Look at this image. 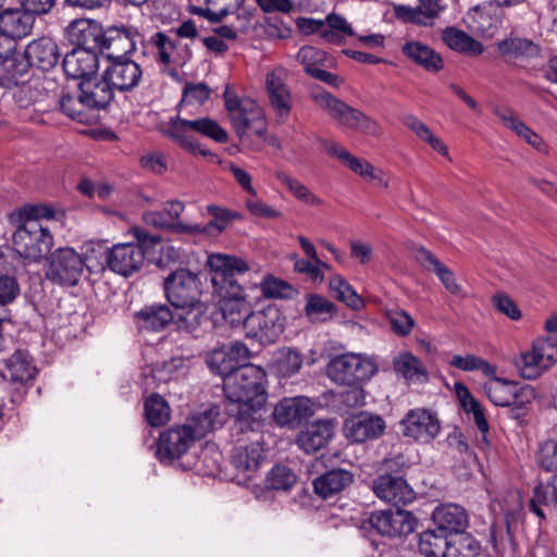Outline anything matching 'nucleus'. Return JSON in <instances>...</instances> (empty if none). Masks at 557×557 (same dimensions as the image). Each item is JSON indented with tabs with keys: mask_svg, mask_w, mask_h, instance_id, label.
I'll use <instances>...</instances> for the list:
<instances>
[{
	"mask_svg": "<svg viewBox=\"0 0 557 557\" xmlns=\"http://www.w3.org/2000/svg\"><path fill=\"white\" fill-rule=\"evenodd\" d=\"M260 289L265 298H288L294 288L287 282L272 275H265L260 282Z\"/></svg>",
	"mask_w": 557,
	"mask_h": 557,
	"instance_id": "69168bd1",
	"label": "nucleus"
},
{
	"mask_svg": "<svg viewBox=\"0 0 557 557\" xmlns=\"http://www.w3.org/2000/svg\"><path fill=\"white\" fill-rule=\"evenodd\" d=\"M148 44L156 50L157 60L164 65L184 66L191 59L188 45L172 40L164 33L153 34Z\"/></svg>",
	"mask_w": 557,
	"mask_h": 557,
	"instance_id": "4be33fe9",
	"label": "nucleus"
},
{
	"mask_svg": "<svg viewBox=\"0 0 557 557\" xmlns=\"http://www.w3.org/2000/svg\"><path fill=\"white\" fill-rule=\"evenodd\" d=\"M396 375L409 384H422L429 381V372L423 362L410 351H401L393 358Z\"/></svg>",
	"mask_w": 557,
	"mask_h": 557,
	"instance_id": "473e14b6",
	"label": "nucleus"
},
{
	"mask_svg": "<svg viewBox=\"0 0 557 557\" xmlns=\"http://www.w3.org/2000/svg\"><path fill=\"white\" fill-rule=\"evenodd\" d=\"M500 54L512 62H524L540 55L541 49L525 38H508L498 44Z\"/></svg>",
	"mask_w": 557,
	"mask_h": 557,
	"instance_id": "58836bf2",
	"label": "nucleus"
},
{
	"mask_svg": "<svg viewBox=\"0 0 557 557\" xmlns=\"http://www.w3.org/2000/svg\"><path fill=\"white\" fill-rule=\"evenodd\" d=\"M54 218V210L48 206H25L13 213L10 220L16 225L13 234L15 251L33 262H39L51 250L53 236L46 222Z\"/></svg>",
	"mask_w": 557,
	"mask_h": 557,
	"instance_id": "f03ea898",
	"label": "nucleus"
},
{
	"mask_svg": "<svg viewBox=\"0 0 557 557\" xmlns=\"http://www.w3.org/2000/svg\"><path fill=\"white\" fill-rule=\"evenodd\" d=\"M312 413V403L305 396L284 398L274 407L273 418L278 425L294 426Z\"/></svg>",
	"mask_w": 557,
	"mask_h": 557,
	"instance_id": "bb28decb",
	"label": "nucleus"
},
{
	"mask_svg": "<svg viewBox=\"0 0 557 557\" xmlns=\"http://www.w3.org/2000/svg\"><path fill=\"white\" fill-rule=\"evenodd\" d=\"M536 458L543 470L557 473V440H548L542 443Z\"/></svg>",
	"mask_w": 557,
	"mask_h": 557,
	"instance_id": "774afa93",
	"label": "nucleus"
},
{
	"mask_svg": "<svg viewBox=\"0 0 557 557\" xmlns=\"http://www.w3.org/2000/svg\"><path fill=\"white\" fill-rule=\"evenodd\" d=\"M189 132L198 133L218 143L227 140V133L214 120L209 117L187 120L175 115L170 117L163 133L164 136L172 139L187 152L200 156L210 154V151L203 148Z\"/></svg>",
	"mask_w": 557,
	"mask_h": 557,
	"instance_id": "20e7f679",
	"label": "nucleus"
},
{
	"mask_svg": "<svg viewBox=\"0 0 557 557\" xmlns=\"http://www.w3.org/2000/svg\"><path fill=\"white\" fill-rule=\"evenodd\" d=\"M329 286L336 299L351 309L359 310L364 306L362 298L342 275H333L330 278Z\"/></svg>",
	"mask_w": 557,
	"mask_h": 557,
	"instance_id": "864d4df0",
	"label": "nucleus"
},
{
	"mask_svg": "<svg viewBox=\"0 0 557 557\" xmlns=\"http://www.w3.org/2000/svg\"><path fill=\"white\" fill-rule=\"evenodd\" d=\"M449 536L436 530H426L418 536V549L424 557H447Z\"/></svg>",
	"mask_w": 557,
	"mask_h": 557,
	"instance_id": "37998d69",
	"label": "nucleus"
},
{
	"mask_svg": "<svg viewBox=\"0 0 557 557\" xmlns=\"http://www.w3.org/2000/svg\"><path fill=\"white\" fill-rule=\"evenodd\" d=\"M305 313L311 321H325L335 313V306L321 295L310 294L306 298Z\"/></svg>",
	"mask_w": 557,
	"mask_h": 557,
	"instance_id": "4d7b16f0",
	"label": "nucleus"
},
{
	"mask_svg": "<svg viewBox=\"0 0 557 557\" xmlns=\"http://www.w3.org/2000/svg\"><path fill=\"white\" fill-rule=\"evenodd\" d=\"M304 359V355L296 348L281 347L273 352L271 369L277 376L287 379L300 371Z\"/></svg>",
	"mask_w": 557,
	"mask_h": 557,
	"instance_id": "e433bc0d",
	"label": "nucleus"
},
{
	"mask_svg": "<svg viewBox=\"0 0 557 557\" xmlns=\"http://www.w3.org/2000/svg\"><path fill=\"white\" fill-rule=\"evenodd\" d=\"M224 101L231 123L240 139L244 138L248 129H251L260 138L265 136L263 110L253 99L239 98L227 89L224 92Z\"/></svg>",
	"mask_w": 557,
	"mask_h": 557,
	"instance_id": "6e6552de",
	"label": "nucleus"
},
{
	"mask_svg": "<svg viewBox=\"0 0 557 557\" xmlns=\"http://www.w3.org/2000/svg\"><path fill=\"white\" fill-rule=\"evenodd\" d=\"M249 359L248 347L240 342H233L228 345L214 348L207 357L209 369L223 377V385L226 376L237 371L242 362Z\"/></svg>",
	"mask_w": 557,
	"mask_h": 557,
	"instance_id": "f3484780",
	"label": "nucleus"
},
{
	"mask_svg": "<svg viewBox=\"0 0 557 557\" xmlns=\"http://www.w3.org/2000/svg\"><path fill=\"white\" fill-rule=\"evenodd\" d=\"M408 127L422 141L429 144L435 151L444 157H448V148L441 138L435 136L430 127L414 115H407L403 120Z\"/></svg>",
	"mask_w": 557,
	"mask_h": 557,
	"instance_id": "09e8293b",
	"label": "nucleus"
},
{
	"mask_svg": "<svg viewBox=\"0 0 557 557\" xmlns=\"http://www.w3.org/2000/svg\"><path fill=\"white\" fill-rule=\"evenodd\" d=\"M245 0H207L205 16L211 22H219L224 17L235 14Z\"/></svg>",
	"mask_w": 557,
	"mask_h": 557,
	"instance_id": "052dcab7",
	"label": "nucleus"
},
{
	"mask_svg": "<svg viewBox=\"0 0 557 557\" xmlns=\"http://www.w3.org/2000/svg\"><path fill=\"white\" fill-rule=\"evenodd\" d=\"M416 259L428 271L433 272L445 289L458 297H465L466 293L461 284L458 283L455 273L442 263L431 251L425 248L417 250Z\"/></svg>",
	"mask_w": 557,
	"mask_h": 557,
	"instance_id": "c85d7f7f",
	"label": "nucleus"
},
{
	"mask_svg": "<svg viewBox=\"0 0 557 557\" xmlns=\"http://www.w3.org/2000/svg\"><path fill=\"white\" fill-rule=\"evenodd\" d=\"M141 35L135 27H113L106 32L101 45L102 52L113 61L128 59L127 54L136 50Z\"/></svg>",
	"mask_w": 557,
	"mask_h": 557,
	"instance_id": "aec40b11",
	"label": "nucleus"
},
{
	"mask_svg": "<svg viewBox=\"0 0 557 557\" xmlns=\"http://www.w3.org/2000/svg\"><path fill=\"white\" fill-rule=\"evenodd\" d=\"M369 522L381 535L406 536L413 532L417 519L407 510H379L371 513Z\"/></svg>",
	"mask_w": 557,
	"mask_h": 557,
	"instance_id": "dca6fc26",
	"label": "nucleus"
},
{
	"mask_svg": "<svg viewBox=\"0 0 557 557\" xmlns=\"http://www.w3.org/2000/svg\"><path fill=\"white\" fill-rule=\"evenodd\" d=\"M86 261L72 247H62L54 250L48 258L46 277L61 286H75L78 284Z\"/></svg>",
	"mask_w": 557,
	"mask_h": 557,
	"instance_id": "9b49d317",
	"label": "nucleus"
},
{
	"mask_svg": "<svg viewBox=\"0 0 557 557\" xmlns=\"http://www.w3.org/2000/svg\"><path fill=\"white\" fill-rule=\"evenodd\" d=\"M265 460V443L259 432H252L247 438L238 440L232 450L231 465L236 470V480L240 484L253 478Z\"/></svg>",
	"mask_w": 557,
	"mask_h": 557,
	"instance_id": "1a4fd4ad",
	"label": "nucleus"
},
{
	"mask_svg": "<svg viewBox=\"0 0 557 557\" xmlns=\"http://www.w3.org/2000/svg\"><path fill=\"white\" fill-rule=\"evenodd\" d=\"M67 39L77 48H89L97 44L99 29L98 25L88 18L72 21L65 28Z\"/></svg>",
	"mask_w": 557,
	"mask_h": 557,
	"instance_id": "ea45409f",
	"label": "nucleus"
},
{
	"mask_svg": "<svg viewBox=\"0 0 557 557\" xmlns=\"http://www.w3.org/2000/svg\"><path fill=\"white\" fill-rule=\"evenodd\" d=\"M450 0H418L416 7L399 5L396 8V15L405 22L417 25H432L434 20L448 8Z\"/></svg>",
	"mask_w": 557,
	"mask_h": 557,
	"instance_id": "b1692460",
	"label": "nucleus"
},
{
	"mask_svg": "<svg viewBox=\"0 0 557 557\" xmlns=\"http://www.w3.org/2000/svg\"><path fill=\"white\" fill-rule=\"evenodd\" d=\"M38 373L32 356L25 350L15 351L5 360L3 377L13 383L26 385L32 382Z\"/></svg>",
	"mask_w": 557,
	"mask_h": 557,
	"instance_id": "7c9ffc66",
	"label": "nucleus"
},
{
	"mask_svg": "<svg viewBox=\"0 0 557 557\" xmlns=\"http://www.w3.org/2000/svg\"><path fill=\"white\" fill-rule=\"evenodd\" d=\"M276 178L298 201L302 202L304 205L309 207H320L323 205V200L300 181L283 172L277 173Z\"/></svg>",
	"mask_w": 557,
	"mask_h": 557,
	"instance_id": "603ef678",
	"label": "nucleus"
},
{
	"mask_svg": "<svg viewBox=\"0 0 557 557\" xmlns=\"http://www.w3.org/2000/svg\"><path fill=\"white\" fill-rule=\"evenodd\" d=\"M223 423L219 406H211L202 412L194 414L184 424L188 428L195 441L202 438L209 432Z\"/></svg>",
	"mask_w": 557,
	"mask_h": 557,
	"instance_id": "79ce46f5",
	"label": "nucleus"
},
{
	"mask_svg": "<svg viewBox=\"0 0 557 557\" xmlns=\"http://www.w3.org/2000/svg\"><path fill=\"white\" fill-rule=\"evenodd\" d=\"M296 483V475L287 466H274L265 476V486L270 490L288 491Z\"/></svg>",
	"mask_w": 557,
	"mask_h": 557,
	"instance_id": "bf43d9fd",
	"label": "nucleus"
},
{
	"mask_svg": "<svg viewBox=\"0 0 557 557\" xmlns=\"http://www.w3.org/2000/svg\"><path fill=\"white\" fill-rule=\"evenodd\" d=\"M244 331L247 338L261 345L273 344L284 331V317L277 306L269 305L247 317Z\"/></svg>",
	"mask_w": 557,
	"mask_h": 557,
	"instance_id": "f8f14e48",
	"label": "nucleus"
},
{
	"mask_svg": "<svg viewBox=\"0 0 557 557\" xmlns=\"http://www.w3.org/2000/svg\"><path fill=\"white\" fill-rule=\"evenodd\" d=\"M175 308L182 310L181 313H174L177 329L187 333H194L198 329L207 311V307L200 300L186 307Z\"/></svg>",
	"mask_w": 557,
	"mask_h": 557,
	"instance_id": "8fccbe9b",
	"label": "nucleus"
},
{
	"mask_svg": "<svg viewBox=\"0 0 557 557\" xmlns=\"http://www.w3.org/2000/svg\"><path fill=\"white\" fill-rule=\"evenodd\" d=\"M490 377L483 387L487 398L495 406L510 407L511 399H513L515 382L495 375Z\"/></svg>",
	"mask_w": 557,
	"mask_h": 557,
	"instance_id": "de8ad7c7",
	"label": "nucleus"
},
{
	"mask_svg": "<svg viewBox=\"0 0 557 557\" xmlns=\"http://www.w3.org/2000/svg\"><path fill=\"white\" fill-rule=\"evenodd\" d=\"M298 62L304 66L307 74L311 75L326 61V53L312 46H304L297 53Z\"/></svg>",
	"mask_w": 557,
	"mask_h": 557,
	"instance_id": "338daca9",
	"label": "nucleus"
},
{
	"mask_svg": "<svg viewBox=\"0 0 557 557\" xmlns=\"http://www.w3.org/2000/svg\"><path fill=\"white\" fill-rule=\"evenodd\" d=\"M25 57L30 65L47 71L58 63V46L51 38L42 37L28 44Z\"/></svg>",
	"mask_w": 557,
	"mask_h": 557,
	"instance_id": "72a5a7b5",
	"label": "nucleus"
},
{
	"mask_svg": "<svg viewBox=\"0 0 557 557\" xmlns=\"http://www.w3.org/2000/svg\"><path fill=\"white\" fill-rule=\"evenodd\" d=\"M352 474L343 469H333L313 481L314 492L323 498L339 493L352 482Z\"/></svg>",
	"mask_w": 557,
	"mask_h": 557,
	"instance_id": "a19ab883",
	"label": "nucleus"
},
{
	"mask_svg": "<svg viewBox=\"0 0 557 557\" xmlns=\"http://www.w3.org/2000/svg\"><path fill=\"white\" fill-rule=\"evenodd\" d=\"M174 318V313L165 305L147 306L135 314L137 326L147 331H161Z\"/></svg>",
	"mask_w": 557,
	"mask_h": 557,
	"instance_id": "4c0bfd02",
	"label": "nucleus"
},
{
	"mask_svg": "<svg viewBox=\"0 0 557 557\" xmlns=\"http://www.w3.org/2000/svg\"><path fill=\"white\" fill-rule=\"evenodd\" d=\"M164 292L173 307H186L199 301L201 283L196 273L187 269H178L164 280Z\"/></svg>",
	"mask_w": 557,
	"mask_h": 557,
	"instance_id": "4468645a",
	"label": "nucleus"
},
{
	"mask_svg": "<svg viewBox=\"0 0 557 557\" xmlns=\"http://www.w3.org/2000/svg\"><path fill=\"white\" fill-rule=\"evenodd\" d=\"M103 75L113 89L129 91L141 82L143 69L137 62L123 59L111 62Z\"/></svg>",
	"mask_w": 557,
	"mask_h": 557,
	"instance_id": "5701e85b",
	"label": "nucleus"
},
{
	"mask_svg": "<svg viewBox=\"0 0 557 557\" xmlns=\"http://www.w3.org/2000/svg\"><path fill=\"white\" fill-rule=\"evenodd\" d=\"M207 211L210 215L213 216V220L206 226H201L199 224H178L177 227L180 231L188 234L207 233L211 228H214L218 233H221L223 230H225L228 222L235 218V214L230 212L227 209L215 205H209L207 207Z\"/></svg>",
	"mask_w": 557,
	"mask_h": 557,
	"instance_id": "49530a36",
	"label": "nucleus"
},
{
	"mask_svg": "<svg viewBox=\"0 0 557 557\" xmlns=\"http://www.w3.org/2000/svg\"><path fill=\"white\" fill-rule=\"evenodd\" d=\"M62 66L67 77L84 82L97 72L98 58L89 48H74L65 54Z\"/></svg>",
	"mask_w": 557,
	"mask_h": 557,
	"instance_id": "a878e982",
	"label": "nucleus"
},
{
	"mask_svg": "<svg viewBox=\"0 0 557 557\" xmlns=\"http://www.w3.org/2000/svg\"><path fill=\"white\" fill-rule=\"evenodd\" d=\"M432 520L440 532H444L448 536H451L465 531L468 527L469 517L461 506L456 504H446L437 506L434 509Z\"/></svg>",
	"mask_w": 557,
	"mask_h": 557,
	"instance_id": "c756f323",
	"label": "nucleus"
},
{
	"mask_svg": "<svg viewBox=\"0 0 557 557\" xmlns=\"http://www.w3.org/2000/svg\"><path fill=\"white\" fill-rule=\"evenodd\" d=\"M386 430L384 419L375 413L362 411L347 418L343 425L345 437L356 444H362L369 441H375L381 437Z\"/></svg>",
	"mask_w": 557,
	"mask_h": 557,
	"instance_id": "2eb2a0df",
	"label": "nucleus"
},
{
	"mask_svg": "<svg viewBox=\"0 0 557 557\" xmlns=\"http://www.w3.org/2000/svg\"><path fill=\"white\" fill-rule=\"evenodd\" d=\"M443 41L451 49L468 55H479L483 52V45L463 30L447 27L442 33Z\"/></svg>",
	"mask_w": 557,
	"mask_h": 557,
	"instance_id": "c03bdc74",
	"label": "nucleus"
},
{
	"mask_svg": "<svg viewBox=\"0 0 557 557\" xmlns=\"http://www.w3.org/2000/svg\"><path fill=\"white\" fill-rule=\"evenodd\" d=\"M170 407L165 399L158 394L149 396L145 403V416L152 426H160L170 420Z\"/></svg>",
	"mask_w": 557,
	"mask_h": 557,
	"instance_id": "6e6d98bb",
	"label": "nucleus"
},
{
	"mask_svg": "<svg viewBox=\"0 0 557 557\" xmlns=\"http://www.w3.org/2000/svg\"><path fill=\"white\" fill-rule=\"evenodd\" d=\"M267 373L251 363L244 364L226 376L223 389L226 396L227 414L240 421L253 418L267 401Z\"/></svg>",
	"mask_w": 557,
	"mask_h": 557,
	"instance_id": "7ed1b4c3",
	"label": "nucleus"
},
{
	"mask_svg": "<svg viewBox=\"0 0 557 557\" xmlns=\"http://www.w3.org/2000/svg\"><path fill=\"white\" fill-rule=\"evenodd\" d=\"M372 490L377 498L393 506H406L416 498L414 490L398 475H379L372 483Z\"/></svg>",
	"mask_w": 557,
	"mask_h": 557,
	"instance_id": "6ab92c4d",
	"label": "nucleus"
},
{
	"mask_svg": "<svg viewBox=\"0 0 557 557\" xmlns=\"http://www.w3.org/2000/svg\"><path fill=\"white\" fill-rule=\"evenodd\" d=\"M210 95L211 89L206 83H186L180 108L184 110L189 106H201L210 98Z\"/></svg>",
	"mask_w": 557,
	"mask_h": 557,
	"instance_id": "e2e57ef3",
	"label": "nucleus"
},
{
	"mask_svg": "<svg viewBox=\"0 0 557 557\" xmlns=\"http://www.w3.org/2000/svg\"><path fill=\"white\" fill-rule=\"evenodd\" d=\"M557 362V339L553 336H539L531 346L519 352L513 364L525 380H536Z\"/></svg>",
	"mask_w": 557,
	"mask_h": 557,
	"instance_id": "0eeeda50",
	"label": "nucleus"
},
{
	"mask_svg": "<svg viewBox=\"0 0 557 557\" xmlns=\"http://www.w3.org/2000/svg\"><path fill=\"white\" fill-rule=\"evenodd\" d=\"M385 318L396 335L405 337L412 332L414 320L407 311L399 308L387 309Z\"/></svg>",
	"mask_w": 557,
	"mask_h": 557,
	"instance_id": "0e129e2a",
	"label": "nucleus"
},
{
	"mask_svg": "<svg viewBox=\"0 0 557 557\" xmlns=\"http://www.w3.org/2000/svg\"><path fill=\"white\" fill-rule=\"evenodd\" d=\"M315 103L341 125L368 136H380L381 126L366 115L331 94L320 90L312 94Z\"/></svg>",
	"mask_w": 557,
	"mask_h": 557,
	"instance_id": "423d86ee",
	"label": "nucleus"
},
{
	"mask_svg": "<svg viewBox=\"0 0 557 557\" xmlns=\"http://www.w3.org/2000/svg\"><path fill=\"white\" fill-rule=\"evenodd\" d=\"M34 16L25 9H7L0 13V41L5 42L21 39L30 34L34 25ZM13 46V44H11Z\"/></svg>",
	"mask_w": 557,
	"mask_h": 557,
	"instance_id": "393cba45",
	"label": "nucleus"
},
{
	"mask_svg": "<svg viewBox=\"0 0 557 557\" xmlns=\"http://www.w3.org/2000/svg\"><path fill=\"white\" fill-rule=\"evenodd\" d=\"M286 79L287 71L283 67L272 70L265 77V89L270 106L282 123L288 119L293 108V98Z\"/></svg>",
	"mask_w": 557,
	"mask_h": 557,
	"instance_id": "a211bd4d",
	"label": "nucleus"
},
{
	"mask_svg": "<svg viewBox=\"0 0 557 557\" xmlns=\"http://www.w3.org/2000/svg\"><path fill=\"white\" fill-rule=\"evenodd\" d=\"M79 96L87 109H104L113 99V88L103 75L101 79L91 77L81 82Z\"/></svg>",
	"mask_w": 557,
	"mask_h": 557,
	"instance_id": "2f4dec72",
	"label": "nucleus"
},
{
	"mask_svg": "<svg viewBox=\"0 0 557 557\" xmlns=\"http://www.w3.org/2000/svg\"><path fill=\"white\" fill-rule=\"evenodd\" d=\"M403 53L428 72L436 73L444 67L442 57L430 46L421 41L406 42L403 46Z\"/></svg>",
	"mask_w": 557,
	"mask_h": 557,
	"instance_id": "c9c22d12",
	"label": "nucleus"
},
{
	"mask_svg": "<svg viewBox=\"0 0 557 557\" xmlns=\"http://www.w3.org/2000/svg\"><path fill=\"white\" fill-rule=\"evenodd\" d=\"M541 506H555L557 508V475L548 484H540L534 488L530 508L537 517L544 518L545 515Z\"/></svg>",
	"mask_w": 557,
	"mask_h": 557,
	"instance_id": "5fc2aeb1",
	"label": "nucleus"
},
{
	"mask_svg": "<svg viewBox=\"0 0 557 557\" xmlns=\"http://www.w3.org/2000/svg\"><path fill=\"white\" fill-rule=\"evenodd\" d=\"M99 252L103 255L108 268L122 276H129L138 272L145 262V251L140 244H116L107 249L100 243H89L86 253Z\"/></svg>",
	"mask_w": 557,
	"mask_h": 557,
	"instance_id": "9d476101",
	"label": "nucleus"
},
{
	"mask_svg": "<svg viewBox=\"0 0 557 557\" xmlns=\"http://www.w3.org/2000/svg\"><path fill=\"white\" fill-rule=\"evenodd\" d=\"M208 264L214 292L220 296L219 307L223 319L233 327L244 329L245 320L252 312L251 304L234 276L249 270L247 262L235 256L216 253L209 256Z\"/></svg>",
	"mask_w": 557,
	"mask_h": 557,
	"instance_id": "f257e3e1",
	"label": "nucleus"
},
{
	"mask_svg": "<svg viewBox=\"0 0 557 557\" xmlns=\"http://www.w3.org/2000/svg\"><path fill=\"white\" fill-rule=\"evenodd\" d=\"M451 367H455L462 371H481L487 376L496 375V367L491 364L488 361L475 355H455L449 361Z\"/></svg>",
	"mask_w": 557,
	"mask_h": 557,
	"instance_id": "13d9d810",
	"label": "nucleus"
},
{
	"mask_svg": "<svg viewBox=\"0 0 557 557\" xmlns=\"http://www.w3.org/2000/svg\"><path fill=\"white\" fill-rule=\"evenodd\" d=\"M194 442L191 433L184 424L172 426L160 434L157 457L161 462H171L182 457Z\"/></svg>",
	"mask_w": 557,
	"mask_h": 557,
	"instance_id": "412c9836",
	"label": "nucleus"
},
{
	"mask_svg": "<svg viewBox=\"0 0 557 557\" xmlns=\"http://www.w3.org/2000/svg\"><path fill=\"white\" fill-rule=\"evenodd\" d=\"M379 371L374 356L345 352L335 356L326 366V374L341 385L360 384L371 380Z\"/></svg>",
	"mask_w": 557,
	"mask_h": 557,
	"instance_id": "39448f33",
	"label": "nucleus"
},
{
	"mask_svg": "<svg viewBox=\"0 0 557 557\" xmlns=\"http://www.w3.org/2000/svg\"><path fill=\"white\" fill-rule=\"evenodd\" d=\"M480 542L470 533L461 531L449 536V548L447 557H476L481 554Z\"/></svg>",
	"mask_w": 557,
	"mask_h": 557,
	"instance_id": "3c124183",
	"label": "nucleus"
},
{
	"mask_svg": "<svg viewBox=\"0 0 557 557\" xmlns=\"http://www.w3.org/2000/svg\"><path fill=\"white\" fill-rule=\"evenodd\" d=\"M333 434L334 424L331 420H318L299 432L296 443L301 450L311 454L324 447Z\"/></svg>",
	"mask_w": 557,
	"mask_h": 557,
	"instance_id": "cd10ccee",
	"label": "nucleus"
},
{
	"mask_svg": "<svg viewBox=\"0 0 557 557\" xmlns=\"http://www.w3.org/2000/svg\"><path fill=\"white\" fill-rule=\"evenodd\" d=\"M324 149L330 156L336 158L344 166L361 178H363L370 164H372L368 160L350 153L343 145L336 141H325Z\"/></svg>",
	"mask_w": 557,
	"mask_h": 557,
	"instance_id": "a18cd8bd",
	"label": "nucleus"
},
{
	"mask_svg": "<svg viewBox=\"0 0 557 557\" xmlns=\"http://www.w3.org/2000/svg\"><path fill=\"white\" fill-rule=\"evenodd\" d=\"M404 437L419 444L432 443L442 432V422L436 411L429 408L410 409L399 421Z\"/></svg>",
	"mask_w": 557,
	"mask_h": 557,
	"instance_id": "ddd939ff",
	"label": "nucleus"
},
{
	"mask_svg": "<svg viewBox=\"0 0 557 557\" xmlns=\"http://www.w3.org/2000/svg\"><path fill=\"white\" fill-rule=\"evenodd\" d=\"M295 271L306 274L314 283L324 281L325 272L331 271V265L322 261L319 257L309 259H297L294 263Z\"/></svg>",
	"mask_w": 557,
	"mask_h": 557,
	"instance_id": "680f3d73",
	"label": "nucleus"
},
{
	"mask_svg": "<svg viewBox=\"0 0 557 557\" xmlns=\"http://www.w3.org/2000/svg\"><path fill=\"white\" fill-rule=\"evenodd\" d=\"M495 114L502 120L506 127L515 132L527 144L532 146L539 152L548 154L549 146L543 137L529 127L522 120L513 114V112L508 109L503 111L496 110Z\"/></svg>",
	"mask_w": 557,
	"mask_h": 557,
	"instance_id": "f704fd0d",
	"label": "nucleus"
}]
</instances>
